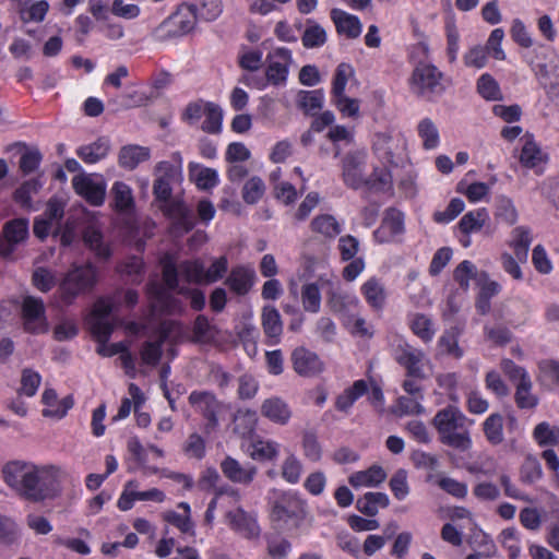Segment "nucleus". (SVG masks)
<instances>
[{"mask_svg":"<svg viewBox=\"0 0 559 559\" xmlns=\"http://www.w3.org/2000/svg\"><path fill=\"white\" fill-rule=\"evenodd\" d=\"M24 328L31 333H44L48 330L45 305L40 298L27 296L22 302Z\"/></svg>","mask_w":559,"mask_h":559,"instance_id":"11","label":"nucleus"},{"mask_svg":"<svg viewBox=\"0 0 559 559\" xmlns=\"http://www.w3.org/2000/svg\"><path fill=\"white\" fill-rule=\"evenodd\" d=\"M188 168L190 179L195 182L198 188L202 190H209L217 186L218 174L215 169L203 167L200 164L193 162L189 164Z\"/></svg>","mask_w":559,"mask_h":559,"instance_id":"33","label":"nucleus"},{"mask_svg":"<svg viewBox=\"0 0 559 559\" xmlns=\"http://www.w3.org/2000/svg\"><path fill=\"white\" fill-rule=\"evenodd\" d=\"M417 132L423 140V146L426 150H433L439 145V131L430 118H424L417 126Z\"/></svg>","mask_w":559,"mask_h":559,"instance_id":"41","label":"nucleus"},{"mask_svg":"<svg viewBox=\"0 0 559 559\" xmlns=\"http://www.w3.org/2000/svg\"><path fill=\"white\" fill-rule=\"evenodd\" d=\"M223 475L234 484L250 485L258 474V468L251 463L241 464L231 456H226L219 464Z\"/></svg>","mask_w":559,"mask_h":559,"instance_id":"19","label":"nucleus"},{"mask_svg":"<svg viewBox=\"0 0 559 559\" xmlns=\"http://www.w3.org/2000/svg\"><path fill=\"white\" fill-rule=\"evenodd\" d=\"M463 329L460 326H452L450 330L445 331L439 340V345L442 350L455 358L463 356V349L459 346L457 341Z\"/></svg>","mask_w":559,"mask_h":559,"instance_id":"44","label":"nucleus"},{"mask_svg":"<svg viewBox=\"0 0 559 559\" xmlns=\"http://www.w3.org/2000/svg\"><path fill=\"white\" fill-rule=\"evenodd\" d=\"M109 151V139L106 136H100L93 143L80 146L76 150V155L86 164H95L105 158Z\"/></svg>","mask_w":559,"mask_h":559,"instance_id":"30","label":"nucleus"},{"mask_svg":"<svg viewBox=\"0 0 559 559\" xmlns=\"http://www.w3.org/2000/svg\"><path fill=\"white\" fill-rule=\"evenodd\" d=\"M188 401L205 420L203 432L209 436L216 431L219 426L218 416L224 411V403L210 391H192Z\"/></svg>","mask_w":559,"mask_h":559,"instance_id":"8","label":"nucleus"},{"mask_svg":"<svg viewBox=\"0 0 559 559\" xmlns=\"http://www.w3.org/2000/svg\"><path fill=\"white\" fill-rule=\"evenodd\" d=\"M495 217L508 226H512L518 222L519 214L513 201L510 198L504 195L497 198Z\"/></svg>","mask_w":559,"mask_h":559,"instance_id":"40","label":"nucleus"},{"mask_svg":"<svg viewBox=\"0 0 559 559\" xmlns=\"http://www.w3.org/2000/svg\"><path fill=\"white\" fill-rule=\"evenodd\" d=\"M267 68L265 75L267 82L273 85L284 84L287 80L288 68L293 62L292 51L288 48H276L267 55Z\"/></svg>","mask_w":559,"mask_h":559,"instance_id":"15","label":"nucleus"},{"mask_svg":"<svg viewBox=\"0 0 559 559\" xmlns=\"http://www.w3.org/2000/svg\"><path fill=\"white\" fill-rule=\"evenodd\" d=\"M4 241L0 240V255L9 258L14 246L24 241L28 236V221L26 218L12 219L3 226Z\"/></svg>","mask_w":559,"mask_h":559,"instance_id":"20","label":"nucleus"},{"mask_svg":"<svg viewBox=\"0 0 559 559\" xmlns=\"http://www.w3.org/2000/svg\"><path fill=\"white\" fill-rule=\"evenodd\" d=\"M151 151L148 147L129 144L120 148L118 155V163L120 167L132 170L138 167L142 162L150 158Z\"/></svg>","mask_w":559,"mask_h":559,"instance_id":"29","label":"nucleus"},{"mask_svg":"<svg viewBox=\"0 0 559 559\" xmlns=\"http://www.w3.org/2000/svg\"><path fill=\"white\" fill-rule=\"evenodd\" d=\"M324 93L322 90L299 91L296 97L297 107L304 111L305 115L316 116L323 107Z\"/></svg>","mask_w":559,"mask_h":559,"instance_id":"31","label":"nucleus"},{"mask_svg":"<svg viewBox=\"0 0 559 559\" xmlns=\"http://www.w3.org/2000/svg\"><path fill=\"white\" fill-rule=\"evenodd\" d=\"M301 301L304 309L308 312L316 313L320 310L321 294L317 284L311 283L302 287Z\"/></svg>","mask_w":559,"mask_h":559,"instance_id":"58","label":"nucleus"},{"mask_svg":"<svg viewBox=\"0 0 559 559\" xmlns=\"http://www.w3.org/2000/svg\"><path fill=\"white\" fill-rule=\"evenodd\" d=\"M421 401L423 399L417 396H400L396 400L395 413L399 416L420 415L425 412Z\"/></svg>","mask_w":559,"mask_h":559,"instance_id":"59","label":"nucleus"},{"mask_svg":"<svg viewBox=\"0 0 559 559\" xmlns=\"http://www.w3.org/2000/svg\"><path fill=\"white\" fill-rule=\"evenodd\" d=\"M307 513V502L296 491H282L272 502V521L290 528H299Z\"/></svg>","mask_w":559,"mask_h":559,"instance_id":"5","label":"nucleus"},{"mask_svg":"<svg viewBox=\"0 0 559 559\" xmlns=\"http://www.w3.org/2000/svg\"><path fill=\"white\" fill-rule=\"evenodd\" d=\"M331 19L340 34L352 39L360 36L362 24L356 15L349 14L341 9H332Z\"/></svg>","mask_w":559,"mask_h":559,"instance_id":"27","label":"nucleus"},{"mask_svg":"<svg viewBox=\"0 0 559 559\" xmlns=\"http://www.w3.org/2000/svg\"><path fill=\"white\" fill-rule=\"evenodd\" d=\"M404 230V216L403 214L395 210L389 209L385 212V216L381 223V226L374 233L377 237L381 235H388L389 237H394L401 234Z\"/></svg>","mask_w":559,"mask_h":559,"instance_id":"37","label":"nucleus"},{"mask_svg":"<svg viewBox=\"0 0 559 559\" xmlns=\"http://www.w3.org/2000/svg\"><path fill=\"white\" fill-rule=\"evenodd\" d=\"M205 120L202 123V130L206 133L217 134L222 130L223 110L215 103H207V109L204 114Z\"/></svg>","mask_w":559,"mask_h":559,"instance_id":"50","label":"nucleus"},{"mask_svg":"<svg viewBox=\"0 0 559 559\" xmlns=\"http://www.w3.org/2000/svg\"><path fill=\"white\" fill-rule=\"evenodd\" d=\"M394 359L405 368L406 377L425 379L423 370L425 354L407 343L399 344L394 352Z\"/></svg>","mask_w":559,"mask_h":559,"instance_id":"13","label":"nucleus"},{"mask_svg":"<svg viewBox=\"0 0 559 559\" xmlns=\"http://www.w3.org/2000/svg\"><path fill=\"white\" fill-rule=\"evenodd\" d=\"M514 401L521 409H533L538 404V397L532 393L533 383L526 381L524 383H516Z\"/></svg>","mask_w":559,"mask_h":559,"instance_id":"49","label":"nucleus"},{"mask_svg":"<svg viewBox=\"0 0 559 559\" xmlns=\"http://www.w3.org/2000/svg\"><path fill=\"white\" fill-rule=\"evenodd\" d=\"M85 246L99 261H107L111 257L109 243L104 239L102 230L94 224L85 227L83 231Z\"/></svg>","mask_w":559,"mask_h":559,"instance_id":"24","label":"nucleus"},{"mask_svg":"<svg viewBox=\"0 0 559 559\" xmlns=\"http://www.w3.org/2000/svg\"><path fill=\"white\" fill-rule=\"evenodd\" d=\"M311 230L324 238L334 239L342 233V226L331 214L316 216L310 224Z\"/></svg>","mask_w":559,"mask_h":559,"instance_id":"35","label":"nucleus"},{"mask_svg":"<svg viewBox=\"0 0 559 559\" xmlns=\"http://www.w3.org/2000/svg\"><path fill=\"white\" fill-rule=\"evenodd\" d=\"M261 414L272 423L286 425L292 417V409L283 399L272 396L262 402Z\"/></svg>","mask_w":559,"mask_h":559,"instance_id":"25","label":"nucleus"},{"mask_svg":"<svg viewBox=\"0 0 559 559\" xmlns=\"http://www.w3.org/2000/svg\"><path fill=\"white\" fill-rule=\"evenodd\" d=\"M368 392V383L365 380H357L352 386L345 389L335 401L337 411L348 413L354 403Z\"/></svg>","mask_w":559,"mask_h":559,"instance_id":"32","label":"nucleus"},{"mask_svg":"<svg viewBox=\"0 0 559 559\" xmlns=\"http://www.w3.org/2000/svg\"><path fill=\"white\" fill-rule=\"evenodd\" d=\"M307 27L301 37L302 45L306 48H318L325 44L326 32L324 28L316 22L308 20Z\"/></svg>","mask_w":559,"mask_h":559,"instance_id":"46","label":"nucleus"},{"mask_svg":"<svg viewBox=\"0 0 559 559\" xmlns=\"http://www.w3.org/2000/svg\"><path fill=\"white\" fill-rule=\"evenodd\" d=\"M519 160L526 168H533L542 162V151L533 140V136H525Z\"/></svg>","mask_w":559,"mask_h":559,"instance_id":"45","label":"nucleus"},{"mask_svg":"<svg viewBox=\"0 0 559 559\" xmlns=\"http://www.w3.org/2000/svg\"><path fill=\"white\" fill-rule=\"evenodd\" d=\"M112 309V302L108 299H99L94 305L91 330L97 342H107L114 331V325L109 321Z\"/></svg>","mask_w":559,"mask_h":559,"instance_id":"12","label":"nucleus"},{"mask_svg":"<svg viewBox=\"0 0 559 559\" xmlns=\"http://www.w3.org/2000/svg\"><path fill=\"white\" fill-rule=\"evenodd\" d=\"M302 474L301 462L293 454L287 456L282 465V477L289 484H297Z\"/></svg>","mask_w":559,"mask_h":559,"instance_id":"63","label":"nucleus"},{"mask_svg":"<svg viewBox=\"0 0 559 559\" xmlns=\"http://www.w3.org/2000/svg\"><path fill=\"white\" fill-rule=\"evenodd\" d=\"M477 91L487 100H501L502 93L498 82L488 73L477 80Z\"/></svg>","mask_w":559,"mask_h":559,"instance_id":"54","label":"nucleus"},{"mask_svg":"<svg viewBox=\"0 0 559 559\" xmlns=\"http://www.w3.org/2000/svg\"><path fill=\"white\" fill-rule=\"evenodd\" d=\"M261 324L266 337L265 343L270 346L277 345L281 342V336L283 333V322L281 313L274 306L263 307L261 313Z\"/></svg>","mask_w":559,"mask_h":559,"instance_id":"22","label":"nucleus"},{"mask_svg":"<svg viewBox=\"0 0 559 559\" xmlns=\"http://www.w3.org/2000/svg\"><path fill=\"white\" fill-rule=\"evenodd\" d=\"M173 162H158L153 175V194L158 202H167L173 195V185L182 178V157L179 152L171 155Z\"/></svg>","mask_w":559,"mask_h":559,"instance_id":"6","label":"nucleus"},{"mask_svg":"<svg viewBox=\"0 0 559 559\" xmlns=\"http://www.w3.org/2000/svg\"><path fill=\"white\" fill-rule=\"evenodd\" d=\"M360 293L366 302L374 311H382L386 304V289L381 280L377 277L368 278L360 287Z\"/></svg>","mask_w":559,"mask_h":559,"instance_id":"23","label":"nucleus"},{"mask_svg":"<svg viewBox=\"0 0 559 559\" xmlns=\"http://www.w3.org/2000/svg\"><path fill=\"white\" fill-rule=\"evenodd\" d=\"M542 476L543 471L539 461L532 455H527L520 469V480L531 485L540 479Z\"/></svg>","mask_w":559,"mask_h":559,"instance_id":"55","label":"nucleus"},{"mask_svg":"<svg viewBox=\"0 0 559 559\" xmlns=\"http://www.w3.org/2000/svg\"><path fill=\"white\" fill-rule=\"evenodd\" d=\"M170 292L167 286L164 288L157 283L147 285V294L154 312L175 314L182 311L181 302Z\"/></svg>","mask_w":559,"mask_h":559,"instance_id":"18","label":"nucleus"},{"mask_svg":"<svg viewBox=\"0 0 559 559\" xmlns=\"http://www.w3.org/2000/svg\"><path fill=\"white\" fill-rule=\"evenodd\" d=\"M442 444L465 452L472 447L469 426L474 420L455 405H448L438 411L431 420Z\"/></svg>","mask_w":559,"mask_h":559,"instance_id":"2","label":"nucleus"},{"mask_svg":"<svg viewBox=\"0 0 559 559\" xmlns=\"http://www.w3.org/2000/svg\"><path fill=\"white\" fill-rule=\"evenodd\" d=\"M390 503L389 497L384 492H367L356 502L359 512L368 516H374L378 508H386Z\"/></svg>","mask_w":559,"mask_h":559,"instance_id":"36","label":"nucleus"},{"mask_svg":"<svg viewBox=\"0 0 559 559\" xmlns=\"http://www.w3.org/2000/svg\"><path fill=\"white\" fill-rule=\"evenodd\" d=\"M290 359L294 370L301 377L314 378L325 369L319 355L302 346L293 350Z\"/></svg>","mask_w":559,"mask_h":559,"instance_id":"14","label":"nucleus"},{"mask_svg":"<svg viewBox=\"0 0 559 559\" xmlns=\"http://www.w3.org/2000/svg\"><path fill=\"white\" fill-rule=\"evenodd\" d=\"M372 148L384 165H397L406 148V141L399 132H379L374 134Z\"/></svg>","mask_w":559,"mask_h":559,"instance_id":"10","label":"nucleus"},{"mask_svg":"<svg viewBox=\"0 0 559 559\" xmlns=\"http://www.w3.org/2000/svg\"><path fill=\"white\" fill-rule=\"evenodd\" d=\"M41 187L43 183L38 178L26 180L14 191V201L23 207H31L33 194H36Z\"/></svg>","mask_w":559,"mask_h":559,"instance_id":"43","label":"nucleus"},{"mask_svg":"<svg viewBox=\"0 0 559 559\" xmlns=\"http://www.w3.org/2000/svg\"><path fill=\"white\" fill-rule=\"evenodd\" d=\"M162 209L165 214L176 221V224L185 231H189L194 226L192 211L180 200H171L162 202Z\"/></svg>","mask_w":559,"mask_h":559,"instance_id":"26","label":"nucleus"},{"mask_svg":"<svg viewBox=\"0 0 559 559\" xmlns=\"http://www.w3.org/2000/svg\"><path fill=\"white\" fill-rule=\"evenodd\" d=\"M264 192L265 185L263 180L258 176H253L243 185L241 195L247 204H255L262 199Z\"/></svg>","mask_w":559,"mask_h":559,"instance_id":"51","label":"nucleus"},{"mask_svg":"<svg viewBox=\"0 0 559 559\" xmlns=\"http://www.w3.org/2000/svg\"><path fill=\"white\" fill-rule=\"evenodd\" d=\"M483 431L486 440L491 445H499L503 442V417L499 413L490 414L483 423Z\"/></svg>","mask_w":559,"mask_h":559,"instance_id":"38","label":"nucleus"},{"mask_svg":"<svg viewBox=\"0 0 559 559\" xmlns=\"http://www.w3.org/2000/svg\"><path fill=\"white\" fill-rule=\"evenodd\" d=\"M530 305L521 299H515L506 307L503 318L514 328L525 324L530 319Z\"/></svg>","mask_w":559,"mask_h":559,"instance_id":"39","label":"nucleus"},{"mask_svg":"<svg viewBox=\"0 0 559 559\" xmlns=\"http://www.w3.org/2000/svg\"><path fill=\"white\" fill-rule=\"evenodd\" d=\"M24 151L21 154L19 162V169L23 174V176H28L31 174L36 173L41 163L43 156L40 152L36 148L27 150L23 146Z\"/></svg>","mask_w":559,"mask_h":559,"instance_id":"57","label":"nucleus"},{"mask_svg":"<svg viewBox=\"0 0 559 559\" xmlns=\"http://www.w3.org/2000/svg\"><path fill=\"white\" fill-rule=\"evenodd\" d=\"M442 73L432 64H418L412 75L413 92L427 100L440 96L444 86L441 82Z\"/></svg>","mask_w":559,"mask_h":559,"instance_id":"9","label":"nucleus"},{"mask_svg":"<svg viewBox=\"0 0 559 559\" xmlns=\"http://www.w3.org/2000/svg\"><path fill=\"white\" fill-rule=\"evenodd\" d=\"M389 486L397 500H404L409 493L407 472L403 468L397 469L391 477Z\"/></svg>","mask_w":559,"mask_h":559,"instance_id":"62","label":"nucleus"},{"mask_svg":"<svg viewBox=\"0 0 559 559\" xmlns=\"http://www.w3.org/2000/svg\"><path fill=\"white\" fill-rule=\"evenodd\" d=\"M160 263L163 281L170 290L178 289L179 275L189 283H204V265L200 261H183L177 266L170 255H165Z\"/></svg>","mask_w":559,"mask_h":559,"instance_id":"7","label":"nucleus"},{"mask_svg":"<svg viewBox=\"0 0 559 559\" xmlns=\"http://www.w3.org/2000/svg\"><path fill=\"white\" fill-rule=\"evenodd\" d=\"M72 187L90 204L98 206L104 203L106 194L104 181H95L91 175L80 174L73 177Z\"/></svg>","mask_w":559,"mask_h":559,"instance_id":"17","label":"nucleus"},{"mask_svg":"<svg viewBox=\"0 0 559 559\" xmlns=\"http://www.w3.org/2000/svg\"><path fill=\"white\" fill-rule=\"evenodd\" d=\"M226 521L228 526L243 538L255 539L261 534L255 514L247 512L242 508L228 511Z\"/></svg>","mask_w":559,"mask_h":559,"instance_id":"16","label":"nucleus"},{"mask_svg":"<svg viewBox=\"0 0 559 559\" xmlns=\"http://www.w3.org/2000/svg\"><path fill=\"white\" fill-rule=\"evenodd\" d=\"M267 555L272 559H284L292 550L290 542L280 535L269 536L266 538Z\"/></svg>","mask_w":559,"mask_h":559,"instance_id":"56","label":"nucleus"},{"mask_svg":"<svg viewBox=\"0 0 559 559\" xmlns=\"http://www.w3.org/2000/svg\"><path fill=\"white\" fill-rule=\"evenodd\" d=\"M255 277V272L252 267L238 265L231 269L225 284L233 293L243 296L253 287Z\"/></svg>","mask_w":559,"mask_h":559,"instance_id":"21","label":"nucleus"},{"mask_svg":"<svg viewBox=\"0 0 559 559\" xmlns=\"http://www.w3.org/2000/svg\"><path fill=\"white\" fill-rule=\"evenodd\" d=\"M368 154L365 150L350 151L341 160L342 179L346 187L358 190L381 191L389 186L388 175L376 169L371 175L366 173Z\"/></svg>","mask_w":559,"mask_h":559,"instance_id":"3","label":"nucleus"},{"mask_svg":"<svg viewBox=\"0 0 559 559\" xmlns=\"http://www.w3.org/2000/svg\"><path fill=\"white\" fill-rule=\"evenodd\" d=\"M533 436L539 445H555L559 443V427L543 421L534 428Z\"/></svg>","mask_w":559,"mask_h":559,"instance_id":"52","label":"nucleus"},{"mask_svg":"<svg viewBox=\"0 0 559 559\" xmlns=\"http://www.w3.org/2000/svg\"><path fill=\"white\" fill-rule=\"evenodd\" d=\"M354 70L348 63H340L335 70L333 82H332V97L341 96L345 94V87L347 85L349 76H352Z\"/></svg>","mask_w":559,"mask_h":559,"instance_id":"60","label":"nucleus"},{"mask_svg":"<svg viewBox=\"0 0 559 559\" xmlns=\"http://www.w3.org/2000/svg\"><path fill=\"white\" fill-rule=\"evenodd\" d=\"M97 278V269L92 263L73 264L59 285L61 301L67 306L72 305L79 296L90 293L95 287Z\"/></svg>","mask_w":559,"mask_h":559,"instance_id":"4","label":"nucleus"},{"mask_svg":"<svg viewBox=\"0 0 559 559\" xmlns=\"http://www.w3.org/2000/svg\"><path fill=\"white\" fill-rule=\"evenodd\" d=\"M115 207L118 211H129L134 205L132 189L122 181H117L111 188Z\"/></svg>","mask_w":559,"mask_h":559,"instance_id":"42","label":"nucleus"},{"mask_svg":"<svg viewBox=\"0 0 559 559\" xmlns=\"http://www.w3.org/2000/svg\"><path fill=\"white\" fill-rule=\"evenodd\" d=\"M386 478V473L379 465H372L366 471L354 473L349 476V484L353 487H377Z\"/></svg>","mask_w":559,"mask_h":559,"instance_id":"34","label":"nucleus"},{"mask_svg":"<svg viewBox=\"0 0 559 559\" xmlns=\"http://www.w3.org/2000/svg\"><path fill=\"white\" fill-rule=\"evenodd\" d=\"M182 449L187 456L201 460L205 456V440L197 432L190 433Z\"/></svg>","mask_w":559,"mask_h":559,"instance_id":"64","label":"nucleus"},{"mask_svg":"<svg viewBox=\"0 0 559 559\" xmlns=\"http://www.w3.org/2000/svg\"><path fill=\"white\" fill-rule=\"evenodd\" d=\"M533 241L532 230L527 226H518L511 231L509 246L521 263H525L528 258V250Z\"/></svg>","mask_w":559,"mask_h":559,"instance_id":"28","label":"nucleus"},{"mask_svg":"<svg viewBox=\"0 0 559 559\" xmlns=\"http://www.w3.org/2000/svg\"><path fill=\"white\" fill-rule=\"evenodd\" d=\"M487 217L488 215L485 209L471 211L461 218L459 227L461 231L466 235L479 231L485 225Z\"/></svg>","mask_w":559,"mask_h":559,"instance_id":"48","label":"nucleus"},{"mask_svg":"<svg viewBox=\"0 0 559 559\" xmlns=\"http://www.w3.org/2000/svg\"><path fill=\"white\" fill-rule=\"evenodd\" d=\"M409 326L413 333L425 343L430 342L436 333L432 321L425 314H414L411 320Z\"/></svg>","mask_w":559,"mask_h":559,"instance_id":"47","label":"nucleus"},{"mask_svg":"<svg viewBox=\"0 0 559 559\" xmlns=\"http://www.w3.org/2000/svg\"><path fill=\"white\" fill-rule=\"evenodd\" d=\"M278 455V443L271 440H259L252 444L251 456L254 460L269 461Z\"/></svg>","mask_w":559,"mask_h":559,"instance_id":"61","label":"nucleus"},{"mask_svg":"<svg viewBox=\"0 0 559 559\" xmlns=\"http://www.w3.org/2000/svg\"><path fill=\"white\" fill-rule=\"evenodd\" d=\"M2 478L20 498L38 503L56 498L66 473L56 465H36L26 461H11L2 467Z\"/></svg>","mask_w":559,"mask_h":559,"instance_id":"1","label":"nucleus"},{"mask_svg":"<svg viewBox=\"0 0 559 559\" xmlns=\"http://www.w3.org/2000/svg\"><path fill=\"white\" fill-rule=\"evenodd\" d=\"M192 333L193 342L205 344L214 340L215 328L209 322L206 317L200 314L193 323Z\"/></svg>","mask_w":559,"mask_h":559,"instance_id":"53","label":"nucleus"}]
</instances>
